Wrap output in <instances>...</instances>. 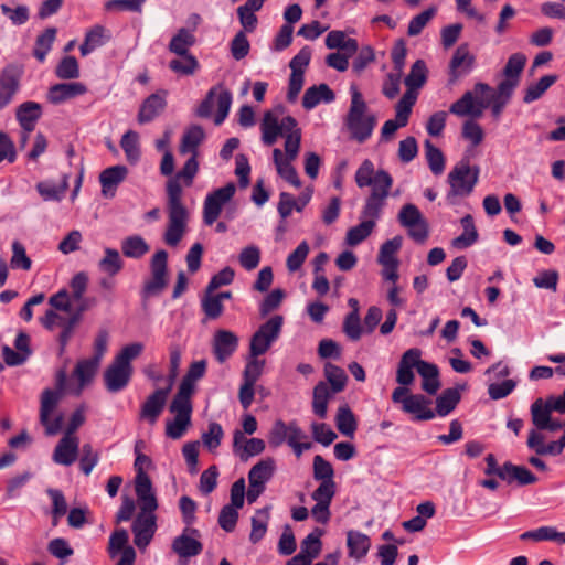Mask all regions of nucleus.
Instances as JSON below:
<instances>
[{"mask_svg":"<svg viewBox=\"0 0 565 565\" xmlns=\"http://www.w3.org/2000/svg\"><path fill=\"white\" fill-rule=\"evenodd\" d=\"M199 171V162L195 156H191L183 168L167 182V213L168 224L163 234L164 243L175 247L186 233L189 211L182 202L183 190L180 180L190 186Z\"/></svg>","mask_w":565,"mask_h":565,"instance_id":"obj_1","label":"nucleus"},{"mask_svg":"<svg viewBox=\"0 0 565 565\" xmlns=\"http://www.w3.org/2000/svg\"><path fill=\"white\" fill-rule=\"evenodd\" d=\"M260 129L262 140L266 146L274 145L280 136L285 138V153L279 148L273 150L275 167L296 160L300 150L301 130L294 117L285 116L279 119L273 111H267Z\"/></svg>","mask_w":565,"mask_h":565,"instance_id":"obj_2","label":"nucleus"},{"mask_svg":"<svg viewBox=\"0 0 565 565\" xmlns=\"http://www.w3.org/2000/svg\"><path fill=\"white\" fill-rule=\"evenodd\" d=\"M422 351L417 348L408 349L401 358L396 371V382L408 386L415 380L414 369L423 379L422 388L429 395H435L440 388L439 370L436 364L420 359Z\"/></svg>","mask_w":565,"mask_h":565,"instance_id":"obj_3","label":"nucleus"},{"mask_svg":"<svg viewBox=\"0 0 565 565\" xmlns=\"http://www.w3.org/2000/svg\"><path fill=\"white\" fill-rule=\"evenodd\" d=\"M142 350V343L134 342L125 345L116 354L104 372V383L108 392L118 393L127 387L134 372L131 362L141 354Z\"/></svg>","mask_w":565,"mask_h":565,"instance_id":"obj_4","label":"nucleus"},{"mask_svg":"<svg viewBox=\"0 0 565 565\" xmlns=\"http://www.w3.org/2000/svg\"><path fill=\"white\" fill-rule=\"evenodd\" d=\"M67 375L60 371L56 375V390L46 388L41 394L39 419L47 436H54L62 430L64 416L57 412V406L65 391Z\"/></svg>","mask_w":565,"mask_h":565,"instance_id":"obj_5","label":"nucleus"},{"mask_svg":"<svg viewBox=\"0 0 565 565\" xmlns=\"http://www.w3.org/2000/svg\"><path fill=\"white\" fill-rule=\"evenodd\" d=\"M267 440L271 448H278L287 444L297 458L312 448L308 435L296 419L289 422L276 419L268 431Z\"/></svg>","mask_w":565,"mask_h":565,"instance_id":"obj_6","label":"nucleus"},{"mask_svg":"<svg viewBox=\"0 0 565 565\" xmlns=\"http://www.w3.org/2000/svg\"><path fill=\"white\" fill-rule=\"evenodd\" d=\"M350 93L351 104L345 118V125L352 139L364 142L372 136L376 118L374 115L366 113V103L355 85H351Z\"/></svg>","mask_w":565,"mask_h":565,"instance_id":"obj_7","label":"nucleus"},{"mask_svg":"<svg viewBox=\"0 0 565 565\" xmlns=\"http://www.w3.org/2000/svg\"><path fill=\"white\" fill-rule=\"evenodd\" d=\"M392 401L399 404L404 413L413 415L415 420H429L436 416L430 408L431 401L422 394H409L407 386H398L392 393Z\"/></svg>","mask_w":565,"mask_h":565,"instance_id":"obj_8","label":"nucleus"},{"mask_svg":"<svg viewBox=\"0 0 565 565\" xmlns=\"http://www.w3.org/2000/svg\"><path fill=\"white\" fill-rule=\"evenodd\" d=\"M488 92H490V86L488 84H476L473 90L466 92L461 98L450 106L449 111L459 117H481L483 110L490 104V100L484 98V94Z\"/></svg>","mask_w":565,"mask_h":565,"instance_id":"obj_9","label":"nucleus"},{"mask_svg":"<svg viewBox=\"0 0 565 565\" xmlns=\"http://www.w3.org/2000/svg\"><path fill=\"white\" fill-rule=\"evenodd\" d=\"M478 178L479 168L476 166L471 167L466 159L460 160L448 174V183L450 185L448 199L451 196L469 195L473 191Z\"/></svg>","mask_w":565,"mask_h":565,"instance_id":"obj_10","label":"nucleus"},{"mask_svg":"<svg viewBox=\"0 0 565 565\" xmlns=\"http://www.w3.org/2000/svg\"><path fill=\"white\" fill-rule=\"evenodd\" d=\"M168 285V253L157 250L150 259V277L145 280L141 296L147 299L159 296Z\"/></svg>","mask_w":565,"mask_h":565,"instance_id":"obj_11","label":"nucleus"},{"mask_svg":"<svg viewBox=\"0 0 565 565\" xmlns=\"http://www.w3.org/2000/svg\"><path fill=\"white\" fill-rule=\"evenodd\" d=\"M214 105L217 108L214 122L221 125L227 117L232 105L231 92L221 84L209 90L206 97L199 105L196 115L202 118L210 117Z\"/></svg>","mask_w":565,"mask_h":565,"instance_id":"obj_12","label":"nucleus"},{"mask_svg":"<svg viewBox=\"0 0 565 565\" xmlns=\"http://www.w3.org/2000/svg\"><path fill=\"white\" fill-rule=\"evenodd\" d=\"M282 323V316L276 315L269 318L265 323L260 324L250 339L249 354H265L273 343L279 338Z\"/></svg>","mask_w":565,"mask_h":565,"instance_id":"obj_13","label":"nucleus"},{"mask_svg":"<svg viewBox=\"0 0 565 565\" xmlns=\"http://www.w3.org/2000/svg\"><path fill=\"white\" fill-rule=\"evenodd\" d=\"M397 220L407 230L408 236L416 243H424L428 237V224L419 209L412 203L402 206Z\"/></svg>","mask_w":565,"mask_h":565,"instance_id":"obj_14","label":"nucleus"},{"mask_svg":"<svg viewBox=\"0 0 565 565\" xmlns=\"http://www.w3.org/2000/svg\"><path fill=\"white\" fill-rule=\"evenodd\" d=\"M393 185V179H388L384 174L377 180V189H372L371 194L366 198L361 212L362 220L373 221L374 225L380 218L382 210L386 204L390 190Z\"/></svg>","mask_w":565,"mask_h":565,"instance_id":"obj_15","label":"nucleus"},{"mask_svg":"<svg viewBox=\"0 0 565 565\" xmlns=\"http://www.w3.org/2000/svg\"><path fill=\"white\" fill-rule=\"evenodd\" d=\"M236 192L233 182L210 192L203 203V221L206 225H212L220 217L223 206L232 200Z\"/></svg>","mask_w":565,"mask_h":565,"instance_id":"obj_16","label":"nucleus"},{"mask_svg":"<svg viewBox=\"0 0 565 565\" xmlns=\"http://www.w3.org/2000/svg\"><path fill=\"white\" fill-rule=\"evenodd\" d=\"M335 494V482L329 480L321 482L319 487L312 492L311 498L316 504L311 509V516L321 524H327L330 520L331 501Z\"/></svg>","mask_w":565,"mask_h":565,"instance_id":"obj_17","label":"nucleus"},{"mask_svg":"<svg viewBox=\"0 0 565 565\" xmlns=\"http://www.w3.org/2000/svg\"><path fill=\"white\" fill-rule=\"evenodd\" d=\"M198 529L185 526L182 533L172 541V551L181 558H191L201 554L203 544Z\"/></svg>","mask_w":565,"mask_h":565,"instance_id":"obj_18","label":"nucleus"},{"mask_svg":"<svg viewBox=\"0 0 565 565\" xmlns=\"http://www.w3.org/2000/svg\"><path fill=\"white\" fill-rule=\"evenodd\" d=\"M22 76L21 67L17 65L7 66L0 74V110L7 107L20 87Z\"/></svg>","mask_w":565,"mask_h":565,"instance_id":"obj_19","label":"nucleus"},{"mask_svg":"<svg viewBox=\"0 0 565 565\" xmlns=\"http://www.w3.org/2000/svg\"><path fill=\"white\" fill-rule=\"evenodd\" d=\"M156 515L148 514H138L132 524V533H134V542L140 550L146 548L156 532Z\"/></svg>","mask_w":565,"mask_h":565,"instance_id":"obj_20","label":"nucleus"},{"mask_svg":"<svg viewBox=\"0 0 565 565\" xmlns=\"http://www.w3.org/2000/svg\"><path fill=\"white\" fill-rule=\"evenodd\" d=\"M475 65V56L469 52L467 44L458 46L449 63L450 82L455 83L459 77L468 75Z\"/></svg>","mask_w":565,"mask_h":565,"instance_id":"obj_21","label":"nucleus"},{"mask_svg":"<svg viewBox=\"0 0 565 565\" xmlns=\"http://www.w3.org/2000/svg\"><path fill=\"white\" fill-rule=\"evenodd\" d=\"M170 387L158 388L141 405L140 418L153 425L164 409Z\"/></svg>","mask_w":565,"mask_h":565,"instance_id":"obj_22","label":"nucleus"},{"mask_svg":"<svg viewBox=\"0 0 565 565\" xmlns=\"http://www.w3.org/2000/svg\"><path fill=\"white\" fill-rule=\"evenodd\" d=\"M78 437L64 434L53 451V461L66 467L73 465L78 456Z\"/></svg>","mask_w":565,"mask_h":565,"instance_id":"obj_23","label":"nucleus"},{"mask_svg":"<svg viewBox=\"0 0 565 565\" xmlns=\"http://www.w3.org/2000/svg\"><path fill=\"white\" fill-rule=\"evenodd\" d=\"M238 338L228 330H217L213 339V352L220 363L225 362L237 349Z\"/></svg>","mask_w":565,"mask_h":565,"instance_id":"obj_24","label":"nucleus"},{"mask_svg":"<svg viewBox=\"0 0 565 565\" xmlns=\"http://www.w3.org/2000/svg\"><path fill=\"white\" fill-rule=\"evenodd\" d=\"M128 169L121 164L103 170L99 174L103 196L108 199L114 198L118 185L126 179Z\"/></svg>","mask_w":565,"mask_h":565,"instance_id":"obj_25","label":"nucleus"},{"mask_svg":"<svg viewBox=\"0 0 565 565\" xmlns=\"http://www.w3.org/2000/svg\"><path fill=\"white\" fill-rule=\"evenodd\" d=\"M86 92L87 87L83 83H60L50 87L46 97L51 104L58 105L68 99L84 95Z\"/></svg>","mask_w":565,"mask_h":565,"instance_id":"obj_26","label":"nucleus"},{"mask_svg":"<svg viewBox=\"0 0 565 565\" xmlns=\"http://www.w3.org/2000/svg\"><path fill=\"white\" fill-rule=\"evenodd\" d=\"M135 490L141 509L139 514H154V511L158 508V502L150 478L140 477L139 480H135Z\"/></svg>","mask_w":565,"mask_h":565,"instance_id":"obj_27","label":"nucleus"},{"mask_svg":"<svg viewBox=\"0 0 565 565\" xmlns=\"http://www.w3.org/2000/svg\"><path fill=\"white\" fill-rule=\"evenodd\" d=\"M276 469L275 459L267 457L254 465L248 472V483L252 487L266 489V483L273 478Z\"/></svg>","mask_w":565,"mask_h":565,"instance_id":"obj_28","label":"nucleus"},{"mask_svg":"<svg viewBox=\"0 0 565 565\" xmlns=\"http://www.w3.org/2000/svg\"><path fill=\"white\" fill-rule=\"evenodd\" d=\"M166 95L154 93L145 99L138 113L139 124H147L157 118L166 108Z\"/></svg>","mask_w":565,"mask_h":565,"instance_id":"obj_29","label":"nucleus"},{"mask_svg":"<svg viewBox=\"0 0 565 565\" xmlns=\"http://www.w3.org/2000/svg\"><path fill=\"white\" fill-rule=\"evenodd\" d=\"M42 115V107L35 102H24L17 109V120L26 132L33 131Z\"/></svg>","mask_w":565,"mask_h":565,"instance_id":"obj_30","label":"nucleus"},{"mask_svg":"<svg viewBox=\"0 0 565 565\" xmlns=\"http://www.w3.org/2000/svg\"><path fill=\"white\" fill-rule=\"evenodd\" d=\"M382 174L388 179H393L390 173L384 170H379L375 172L373 162L369 159H365L355 172V183L361 189L365 186L377 189V180Z\"/></svg>","mask_w":565,"mask_h":565,"instance_id":"obj_31","label":"nucleus"},{"mask_svg":"<svg viewBox=\"0 0 565 565\" xmlns=\"http://www.w3.org/2000/svg\"><path fill=\"white\" fill-rule=\"evenodd\" d=\"M335 98L334 93L327 84L315 85L306 89L302 97V106L307 110L313 109L320 103H331Z\"/></svg>","mask_w":565,"mask_h":565,"instance_id":"obj_32","label":"nucleus"},{"mask_svg":"<svg viewBox=\"0 0 565 565\" xmlns=\"http://www.w3.org/2000/svg\"><path fill=\"white\" fill-rule=\"evenodd\" d=\"M501 480L507 481L508 483L516 482L519 486H526L535 483L537 478L523 466L504 462Z\"/></svg>","mask_w":565,"mask_h":565,"instance_id":"obj_33","label":"nucleus"},{"mask_svg":"<svg viewBox=\"0 0 565 565\" xmlns=\"http://www.w3.org/2000/svg\"><path fill=\"white\" fill-rule=\"evenodd\" d=\"M100 362L97 359H85L77 362L73 375L77 379L79 385L74 392L75 395H79L82 390L92 382L94 379Z\"/></svg>","mask_w":565,"mask_h":565,"instance_id":"obj_34","label":"nucleus"},{"mask_svg":"<svg viewBox=\"0 0 565 565\" xmlns=\"http://www.w3.org/2000/svg\"><path fill=\"white\" fill-rule=\"evenodd\" d=\"M312 395V412L319 418H326L328 414V403L335 394L330 391L329 385L326 382L320 381L313 387Z\"/></svg>","mask_w":565,"mask_h":565,"instance_id":"obj_35","label":"nucleus"},{"mask_svg":"<svg viewBox=\"0 0 565 565\" xmlns=\"http://www.w3.org/2000/svg\"><path fill=\"white\" fill-rule=\"evenodd\" d=\"M554 397L548 398L546 402H543L542 398H537L531 406V416L533 425L537 430H544L545 426H547V422L551 419L552 412L554 408Z\"/></svg>","mask_w":565,"mask_h":565,"instance_id":"obj_36","label":"nucleus"},{"mask_svg":"<svg viewBox=\"0 0 565 565\" xmlns=\"http://www.w3.org/2000/svg\"><path fill=\"white\" fill-rule=\"evenodd\" d=\"M347 546L350 557L361 559L369 552L371 541L366 534L351 530L347 533Z\"/></svg>","mask_w":565,"mask_h":565,"instance_id":"obj_37","label":"nucleus"},{"mask_svg":"<svg viewBox=\"0 0 565 565\" xmlns=\"http://www.w3.org/2000/svg\"><path fill=\"white\" fill-rule=\"evenodd\" d=\"M326 46L330 50H342L349 55L356 53L359 45L356 40L348 38L343 31L333 30L326 36Z\"/></svg>","mask_w":565,"mask_h":565,"instance_id":"obj_38","label":"nucleus"},{"mask_svg":"<svg viewBox=\"0 0 565 565\" xmlns=\"http://www.w3.org/2000/svg\"><path fill=\"white\" fill-rule=\"evenodd\" d=\"M109 40L107 30L102 25H95L86 32L85 40L79 47L83 56L88 55L97 47L104 45Z\"/></svg>","mask_w":565,"mask_h":565,"instance_id":"obj_39","label":"nucleus"},{"mask_svg":"<svg viewBox=\"0 0 565 565\" xmlns=\"http://www.w3.org/2000/svg\"><path fill=\"white\" fill-rule=\"evenodd\" d=\"M194 392L189 391V388L180 387L178 393L173 397L170 404V412L174 414V416L185 417L191 419L192 414V403L191 396Z\"/></svg>","mask_w":565,"mask_h":565,"instance_id":"obj_40","label":"nucleus"},{"mask_svg":"<svg viewBox=\"0 0 565 565\" xmlns=\"http://www.w3.org/2000/svg\"><path fill=\"white\" fill-rule=\"evenodd\" d=\"M121 250L126 257L139 259L150 250V246L142 236L130 235L121 241Z\"/></svg>","mask_w":565,"mask_h":565,"instance_id":"obj_41","label":"nucleus"},{"mask_svg":"<svg viewBox=\"0 0 565 565\" xmlns=\"http://www.w3.org/2000/svg\"><path fill=\"white\" fill-rule=\"evenodd\" d=\"M461 226L463 228L462 234L451 242V245L458 249L470 247L478 241V232L471 215H466L461 218Z\"/></svg>","mask_w":565,"mask_h":565,"instance_id":"obj_42","label":"nucleus"},{"mask_svg":"<svg viewBox=\"0 0 565 565\" xmlns=\"http://www.w3.org/2000/svg\"><path fill=\"white\" fill-rule=\"evenodd\" d=\"M205 135L200 126H191L182 136L180 143V153L198 154V148L203 141Z\"/></svg>","mask_w":565,"mask_h":565,"instance_id":"obj_43","label":"nucleus"},{"mask_svg":"<svg viewBox=\"0 0 565 565\" xmlns=\"http://www.w3.org/2000/svg\"><path fill=\"white\" fill-rule=\"evenodd\" d=\"M68 188L67 177L56 184L52 181H41L36 184V190L44 201H61Z\"/></svg>","mask_w":565,"mask_h":565,"instance_id":"obj_44","label":"nucleus"},{"mask_svg":"<svg viewBox=\"0 0 565 565\" xmlns=\"http://www.w3.org/2000/svg\"><path fill=\"white\" fill-rule=\"evenodd\" d=\"M335 426L338 430L347 436L353 437L356 430L358 424L353 412L350 407L344 404L338 408V413L335 415Z\"/></svg>","mask_w":565,"mask_h":565,"instance_id":"obj_45","label":"nucleus"},{"mask_svg":"<svg viewBox=\"0 0 565 565\" xmlns=\"http://www.w3.org/2000/svg\"><path fill=\"white\" fill-rule=\"evenodd\" d=\"M460 401V392L458 387L445 390L436 398V411L435 413L441 417L447 416L451 413Z\"/></svg>","mask_w":565,"mask_h":565,"instance_id":"obj_46","label":"nucleus"},{"mask_svg":"<svg viewBox=\"0 0 565 565\" xmlns=\"http://www.w3.org/2000/svg\"><path fill=\"white\" fill-rule=\"evenodd\" d=\"M195 43V36L192 31L186 28H181L178 30L177 34H174L169 43L170 52L177 55H184L189 53V49L193 46Z\"/></svg>","mask_w":565,"mask_h":565,"instance_id":"obj_47","label":"nucleus"},{"mask_svg":"<svg viewBox=\"0 0 565 565\" xmlns=\"http://www.w3.org/2000/svg\"><path fill=\"white\" fill-rule=\"evenodd\" d=\"M104 253V257L98 262L99 270L108 276L117 275L124 267L119 252L107 247Z\"/></svg>","mask_w":565,"mask_h":565,"instance_id":"obj_48","label":"nucleus"},{"mask_svg":"<svg viewBox=\"0 0 565 565\" xmlns=\"http://www.w3.org/2000/svg\"><path fill=\"white\" fill-rule=\"evenodd\" d=\"M324 376L327 379V384H330V391L334 394L342 392L345 388L348 376L343 369L332 363H327L324 365Z\"/></svg>","mask_w":565,"mask_h":565,"instance_id":"obj_49","label":"nucleus"},{"mask_svg":"<svg viewBox=\"0 0 565 565\" xmlns=\"http://www.w3.org/2000/svg\"><path fill=\"white\" fill-rule=\"evenodd\" d=\"M427 79V66L423 60H417L405 78L406 92H416Z\"/></svg>","mask_w":565,"mask_h":565,"instance_id":"obj_50","label":"nucleus"},{"mask_svg":"<svg viewBox=\"0 0 565 565\" xmlns=\"http://www.w3.org/2000/svg\"><path fill=\"white\" fill-rule=\"evenodd\" d=\"M269 521V508L258 509L252 518V531L249 539L253 543L259 542L267 532Z\"/></svg>","mask_w":565,"mask_h":565,"instance_id":"obj_51","label":"nucleus"},{"mask_svg":"<svg viewBox=\"0 0 565 565\" xmlns=\"http://www.w3.org/2000/svg\"><path fill=\"white\" fill-rule=\"evenodd\" d=\"M556 81V75H545L541 77L539 82L526 88L523 97L524 103L530 104L537 100Z\"/></svg>","mask_w":565,"mask_h":565,"instance_id":"obj_52","label":"nucleus"},{"mask_svg":"<svg viewBox=\"0 0 565 565\" xmlns=\"http://www.w3.org/2000/svg\"><path fill=\"white\" fill-rule=\"evenodd\" d=\"M180 56L181 58H174L170 61V70H172L177 74L184 76L193 75L199 68V62L195 58V56L191 53H186Z\"/></svg>","mask_w":565,"mask_h":565,"instance_id":"obj_53","label":"nucleus"},{"mask_svg":"<svg viewBox=\"0 0 565 565\" xmlns=\"http://www.w3.org/2000/svg\"><path fill=\"white\" fill-rule=\"evenodd\" d=\"M56 36V29L47 28L43 33L36 38L35 47L33 51L34 56L43 62L50 52Z\"/></svg>","mask_w":565,"mask_h":565,"instance_id":"obj_54","label":"nucleus"},{"mask_svg":"<svg viewBox=\"0 0 565 565\" xmlns=\"http://www.w3.org/2000/svg\"><path fill=\"white\" fill-rule=\"evenodd\" d=\"M374 222L373 221H364L362 220L360 224L351 227L347 232L345 242L350 246H355L362 243L370 234L372 233L374 228Z\"/></svg>","mask_w":565,"mask_h":565,"instance_id":"obj_55","label":"nucleus"},{"mask_svg":"<svg viewBox=\"0 0 565 565\" xmlns=\"http://www.w3.org/2000/svg\"><path fill=\"white\" fill-rule=\"evenodd\" d=\"M416 99L417 92H405L399 102L396 104L395 118L398 120L399 125H407L412 108L415 105Z\"/></svg>","mask_w":565,"mask_h":565,"instance_id":"obj_56","label":"nucleus"},{"mask_svg":"<svg viewBox=\"0 0 565 565\" xmlns=\"http://www.w3.org/2000/svg\"><path fill=\"white\" fill-rule=\"evenodd\" d=\"M402 244L403 237L399 235L394 236L392 239H388L382 244L377 256L379 263H398L396 253L401 249Z\"/></svg>","mask_w":565,"mask_h":565,"instance_id":"obj_57","label":"nucleus"},{"mask_svg":"<svg viewBox=\"0 0 565 565\" xmlns=\"http://www.w3.org/2000/svg\"><path fill=\"white\" fill-rule=\"evenodd\" d=\"M120 146L129 162L135 163L139 160L140 149L139 136L137 132L132 130L127 131L120 140Z\"/></svg>","mask_w":565,"mask_h":565,"instance_id":"obj_58","label":"nucleus"},{"mask_svg":"<svg viewBox=\"0 0 565 565\" xmlns=\"http://www.w3.org/2000/svg\"><path fill=\"white\" fill-rule=\"evenodd\" d=\"M424 147L429 169L436 175L441 174L445 169V158L443 152L429 140L425 141Z\"/></svg>","mask_w":565,"mask_h":565,"instance_id":"obj_59","label":"nucleus"},{"mask_svg":"<svg viewBox=\"0 0 565 565\" xmlns=\"http://www.w3.org/2000/svg\"><path fill=\"white\" fill-rule=\"evenodd\" d=\"M206 372V362L204 360L193 362L184 377L180 383V387L189 388V391L194 392L195 382L204 376Z\"/></svg>","mask_w":565,"mask_h":565,"instance_id":"obj_60","label":"nucleus"},{"mask_svg":"<svg viewBox=\"0 0 565 565\" xmlns=\"http://www.w3.org/2000/svg\"><path fill=\"white\" fill-rule=\"evenodd\" d=\"M201 308L209 319H217L223 313V302L215 296L214 292H207L205 289L204 296L201 298Z\"/></svg>","mask_w":565,"mask_h":565,"instance_id":"obj_61","label":"nucleus"},{"mask_svg":"<svg viewBox=\"0 0 565 565\" xmlns=\"http://www.w3.org/2000/svg\"><path fill=\"white\" fill-rule=\"evenodd\" d=\"M55 75L61 79H74L79 76V67L74 56H65L55 68Z\"/></svg>","mask_w":565,"mask_h":565,"instance_id":"obj_62","label":"nucleus"},{"mask_svg":"<svg viewBox=\"0 0 565 565\" xmlns=\"http://www.w3.org/2000/svg\"><path fill=\"white\" fill-rule=\"evenodd\" d=\"M526 63V56L522 53H514L512 54L504 68H503V75L504 77L520 81V75L525 66Z\"/></svg>","mask_w":565,"mask_h":565,"instance_id":"obj_63","label":"nucleus"},{"mask_svg":"<svg viewBox=\"0 0 565 565\" xmlns=\"http://www.w3.org/2000/svg\"><path fill=\"white\" fill-rule=\"evenodd\" d=\"M10 265L13 269L29 270L32 266L30 257L26 255L25 247L19 241L12 243V257Z\"/></svg>","mask_w":565,"mask_h":565,"instance_id":"obj_64","label":"nucleus"}]
</instances>
